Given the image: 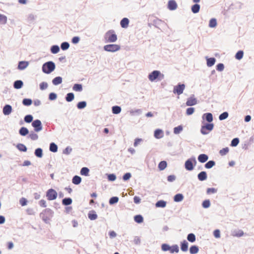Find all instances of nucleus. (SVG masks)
<instances>
[{
    "instance_id": "bf43d9fd",
    "label": "nucleus",
    "mask_w": 254,
    "mask_h": 254,
    "mask_svg": "<svg viewBox=\"0 0 254 254\" xmlns=\"http://www.w3.org/2000/svg\"><path fill=\"white\" fill-rule=\"evenodd\" d=\"M29 137L33 140H37L38 138V135L34 132H31L29 135Z\"/></svg>"
},
{
    "instance_id": "cd10ccee",
    "label": "nucleus",
    "mask_w": 254,
    "mask_h": 254,
    "mask_svg": "<svg viewBox=\"0 0 254 254\" xmlns=\"http://www.w3.org/2000/svg\"><path fill=\"white\" fill-rule=\"evenodd\" d=\"M215 59L214 58H208L207 60V65L208 66H212L215 63Z\"/></svg>"
},
{
    "instance_id": "4468645a",
    "label": "nucleus",
    "mask_w": 254,
    "mask_h": 254,
    "mask_svg": "<svg viewBox=\"0 0 254 254\" xmlns=\"http://www.w3.org/2000/svg\"><path fill=\"white\" fill-rule=\"evenodd\" d=\"M3 113L4 115H8L12 112V107L9 105H6L3 108Z\"/></svg>"
},
{
    "instance_id": "3c124183",
    "label": "nucleus",
    "mask_w": 254,
    "mask_h": 254,
    "mask_svg": "<svg viewBox=\"0 0 254 254\" xmlns=\"http://www.w3.org/2000/svg\"><path fill=\"white\" fill-rule=\"evenodd\" d=\"M228 117V113L227 112H225L223 113L219 116V119L221 121V120L226 119V118H227Z\"/></svg>"
},
{
    "instance_id": "49530a36",
    "label": "nucleus",
    "mask_w": 254,
    "mask_h": 254,
    "mask_svg": "<svg viewBox=\"0 0 254 254\" xmlns=\"http://www.w3.org/2000/svg\"><path fill=\"white\" fill-rule=\"evenodd\" d=\"M229 151L228 147H225L220 150L219 151V153L221 156H224L227 154Z\"/></svg>"
},
{
    "instance_id": "9b49d317",
    "label": "nucleus",
    "mask_w": 254,
    "mask_h": 254,
    "mask_svg": "<svg viewBox=\"0 0 254 254\" xmlns=\"http://www.w3.org/2000/svg\"><path fill=\"white\" fill-rule=\"evenodd\" d=\"M197 104V100L194 97H190L188 99L186 105L188 106H191Z\"/></svg>"
},
{
    "instance_id": "5fc2aeb1",
    "label": "nucleus",
    "mask_w": 254,
    "mask_h": 254,
    "mask_svg": "<svg viewBox=\"0 0 254 254\" xmlns=\"http://www.w3.org/2000/svg\"><path fill=\"white\" fill-rule=\"evenodd\" d=\"M69 45L67 42H64L61 44V48L63 50H66L68 49Z\"/></svg>"
},
{
    "instance_id": "4d7b16f0",
    "label": "nucleus",
    "mask_w": 254,
    "mask_h": 254,
    "mask_svg": "<svg viewBox=\"0 0 254 254\" xmlns=\"http://www.w3.org/2000/svg\"><path fill=\"white\" fill-rule=\"evenodd\" d=\"M119 200V198L118 197H112L110 198L109 200V203L110 204H113L117 203Z\"/></svg>"
},
{
    "instance_id": "5701e85b",
    "label": "nucleus",
    "mask_w": 254,
    "mask_h": 254,
    "mask_svg": "<svg viewBox=\"0 0 254 254\" xmlns=\"http://www.w3.org/2000/svg\"><path fill=\"white\" fill-rule=\"evenodd\" d=\"M23 85V82L21 80H16L14 83V87L15 89L21 88Z\"/></svg>"
},
{
    "instance_id": "f704fd0d",
    "label": "nucleus",
    "mask_w": 254,
    "mask_h": 254,
    "mask_svg": "<svg viewBox=\"0 0 254 254\" xmlns=\"http://www.w3.org/2000/svg\"><path fill=\"white\" fill-rule=\"evenodd\" d=\"M89 170L86 167H83L81 169L80 174L81 175L88 176L89 174Z\"/></svg>"
},
{
    "instance_id": "052dcab7",
    "label": "nucleus",
    "mask_w": 254,
    "mask_h": 254,
    "mask_svg": "<svg viewBox=\"0 0 254 254\" xmlns=\"http://www.w3.org/2000/svg\"><path fill=\"white\" fill-rule=\"evenodd\" d=\"M210 203L209 200H205L202 203V206L204 208H208L210 206Z\"/></svg>"
},
{
    "instance_id": "b1692460",
    "label": "nucleus",
    "mask_w": 254,
    "mask_h": 254,
    "mask_svg": "<svg viewBox=\"0 0 254 254\" xmlns=\"http://www.w3.org/2000/svg\"><path fill=\"white\" fill-rule=\"evenodd\" d=\"M205 117L206 120L209 123L211 122L213 120V116L211 113L204 114L203 116V117Z\"/></svg>"
},
{
    "instance_id": "39448f33",
    "label": "nucleus",
    "mask_w": 254,
    "mask_h": 254,
    "mask_svg": "<svg viewBox=\"0 0 254 254\" xmlns=\"http://www.w3.org/2000/svg\"><path fill=\"white\" fill-rule=\"evenodd\" d=\"M120 49V46L117 44H109L104 47V50L109 52H115L119 51Z\"/></svg>"
},
{
    "instance_id": "c85d7f7f",
    "label": "nucleus",
    "mask_w": 254,
    "mask_h": 254,
    "mask_svg": "<svg viewBox=\"0 0 254 254\" xmlns=\"http://www.w3.org/2000/svg\"><path fill=\"white\" fill-rule=\"evenodd\" d=\"M157 207H165L166 205V202L164 200H159L155 204Z\"/></svg>"
},
{
    "instance_id": "2f4dec72",
    "label": "nucleus",
    "mask_w": 254,
    "mask_h": 254,
    "mask_svg": "<svg viewBox=\"0 0 254 254\" xmlns=\"http://www.w3.org/2000/svg\"><path fill=\"white\" fill-rule=\"evenodd\" d=\"M28 130L25 127H22L19 130V133L23 136H25L28 133Z\"/></svg>"
},
{
    "instance_id": "c03bdc74",
    "label": "nucleus",
    "mask_w": 254,
    "mask_h": 254,
    "mask_svg": "<svg viewBox=\"0 0 254 254\" xmlns=\"http://www.w3.org/2000/svg\"><path fill=\"white\" fill-rule=\"evenodd\" d=\"M215 162L213 161H209L207 162L205 165V167L207 169H210L212 168L215 165Z\"/></svg>"
},
{
    "instance_id": "f257e3e1",
    "label": "nucleus",
    "mask_w": 254,
    "mask_h": 254,
    "mask_svg": "<svg viewBox=\"0 0 254 254\" xmlns=\"http://www.w3.org/2000/svg\"><path fill=\"white\" fill-rule=\"evenodd\" d=\"M104 39L106 43H113L117 40V36L113 30H110L105 33Z\"/></svg>"
},
{
    "instance_id": "58836bf2",
    "label": "nucleus",
    "mask_w": 254,
    "mask_h": 254,
    "mask_svg": "<svg viewBox=\"0 0 254 254\" xmlns=\"http://www.w3.org/2000/svg\"><path fill=\"white\" fill-rule=\"evenodd\" d=\"M35 154L38 157H39V158L42 157V156L43 155L42 149L41 148L36 149L35 151Z\"/></svg>"
},
{
    "instance_id": "a18cd8bd",
    "label": "nucleus",
    "mask_w": 254,
    "mask_h": 254,
    "mask_svg": "<svg viewBox=\"0 0 254 254\" xmlns=\"http://www.w3.org/2000/svg\"><path fill=\"white\" fill-rule=\"evenodd\" d=\"M7 22V17L6 16L0 14V23L4 24Z\"/></svg>"
},
{
    "instance_id": "6e6552de",
    "label": "nucleus",
    "mask_w": 254,
    "mask_h": 254,
    "mask_svg": "<svg viewBox=\"0 0 254 254\" xmlns=\"http://www.w3.org/2000/svg\"><path fill=\"white\" fill-rule=\"evenodd\" d=\"M196 163L194 158L189 159L185 162V168L188 171H191L193 169V164H195Z\"/></svg>"
},
{
    "instance_id": "a878e982",
    "label": "nucleus",
    "mask_w": 254,
    "mask_h": 254,
    "mask_svg": "<svg viewBox=\"0 0 254 254\" xmlns=\"http://www.w3.org/2000/svg\"><path fill=\"white\" fill-rule=\"evenodd\" d=\"M200 9V5L198 4H195L191 6V11L194 13L199 12Z\"/></svg>"
},
{
    "instance_id": "473e14b6",
    "label": "nucleus",
    "mask_w": 254,
    "mask_h": 254,
    "mask_svg": "<svg viewBox=\"0 0 254 254\" xmlns=\"http://www.w3.org/2000/svg\"><path fill=\"white\" fill-rule=\"evenodd\" d=\"M134 221L138 223H142L143 221V217L140 215H137L136 216H134Z\"/></svg>"
},
{
    "instance_id": "20e7f679",
    "label": "nucleus",
    "mask_w": 254,
    "mask_h": 254,
    "mask_svg": "<svg viewBox=\"0 0 254 254\" xmlns=\"http://www.w3.org/2000/svg\"><path fill=\"white\" fill-rule=\"evenodd\" d=\"M55 68V64L52 62H48L43 65L42 70L44 73H50Z\"/></svg>"
},
{
    "instance_id": "412c9836",
    "label": "nucleus",
    "mask_w": 254,
    "mask_h": 254,
    "mask_svg": "<svg viewBox=\"0 0 254 254\" xmlns=\"http://www.w3.org/2000/svg\"><path fill=\"white\" fill-rule=\"evenodd\" d=\"M167 166V163L165 161H161L158 164V168L160 171L164 170Z\"/></svg>"
},
{
    "instance_id": "ddd939ff",
    "label": "nucleus",
    "mask_w": 254,
    "mask_h": 254,
    "mask_svg": "<svg viewBox=\"0 0 254 254\" xmlns=\"http://www.w3.org/2000/svg\"><path fill=\"white\" fill-rule=\"evenodd\" d=\"M29 65V62L26 61L19 62L18 65V69L23 70L25 69Z\"/></svg>"
},
{
    "instance_id": "338daca9",
    "label": "nucleus",
    "mask_w": 254,
    "mask_h": 254,
    "mask_svg": "<svg viewBox=\"0 0 254 254\" xmlns=\"http://www.w3.org/2000/svg\"><path fill=\"white\" fill-rule=\"evenodd\" d=\"M131 177V174L129 173H127L123 176V180L124 181L128 180Z\"/></svg>"
},
{
    "instance_id": "ea45409f",
    "label": "nucleus",
    "mask_w": 254,
    "mask_h": 254,
    "mask_svg": "<svg viewBox=\"0 0 254 254\" xmlns=\"http://www.w3.org/2000/svg\"><path fill=\"white\" fill-rule=\"evenodd\" d=\"M51 51L53 54H57L59 52L60 48L58 46L54 45L51 47Z\"/></svg>"
},
{
    "instance_id": "a211bd4d",
    "label": "nucleus",
    "mask_w": 254,
    "mask_h": 254,
    "mask_svg": "<svg viewBox=\"0 0 254 254\" xmlns=\"http://www.w3.org/2000/svg\"><path fill=\"white\" fill-rule=\"evenodd\" d=\"M181 249L183 252H187L188 250V243L184 240L181 243Z\"/></svg>"
},
{
    "instance_id": "e433bc0d",
    "label": "nucleus",
    "mask_w": 254,
    "mask_h": 254,
    "mask_svg": "<svg viewBox=\"0 0 254 254\" xmlns=\"http://www.w3.org/2000/svg\"><path fill=\"white\" fill-rule=\"evenodd\" d=\"M216 25H217V21H216V19L212 18L210 20L209 23V26L210 27H212V28L215 27H216Z\"/></svg>"
},
{
    "instance_id": "393cba45",
    "label": "nucleus",
    "mask_w": 254,
    "mask_h": 254,
    "mask_svg": "<svg viewBox=\"0 0 254 254\" xmlns=\"http://www.w3.org/2000/svg\"><path fill=\"white\" fill-rule=\"evenodd\" d=\"M81 181V178L78 176H75L74 177H73V178L72 180V183L75 185L79 184L80 183Z\"/></svg>"
},
{
    "instance_id": "8fccbe9b",
    "label": "nucleus",
    "mask_w": 254,
    "mask_h": 254,
    "mask_svg": "<svg viewBox=\"0 0 254 254\" xmlns=\"http://www.w3.org/2000/svg\"><path fill=\"white\" fill-rule=\"evenodd\" d=\"M86 103L85 101L80 102L77 105V108L79 109L84 108L86 107Z\"/></svg>"
},
{
    "instance_id": "69168bd1",
    "label": "nucleus",
    "mask_w": 254,
    "mask_h": 254,
    "mask_svg": "<svg viewBox=\"0 0 254 254\" xmlns=\"http://www.w3.org/2000/svg\"><path fill=\"white\" fill-rule=\"evenodd\" d=\"M224 66L223 64H219L217 65L216 69L218 71H222Z\"/></svg>"
},
{
    "instance_id": "864d4df0",
    "label": "nucleus",
    "mask_w": 254,
    "mask_h": 254,
    "mask_svg": "<svg viewBox=\"0 0 254 254\" xmlns=\"http://www.w3.org/2000/svg\"><path fill=\"white\" fill-rule=\"evenodd\" d=\"M32 120H33V117L30 115H27L24 118L25 122L26 123H31L32 121Z\"/></svg>"
},
{
    "instance_id": "13d9d810",
    "label": "nucleus",
    "mask_w": 254,
    "mask_h": 254,
    "mask_svg": "<svg viewBox=\"0 0 254 254\" xmlns=\"http://www.w3.org/2000/svg\"><path fill=\"white\" fill-rule=\"evenodd\" d=\"M194 112V108L192 107L189 108L187 109L186 114L187 115H190Z\"/></svg>"
},
{
    "instance_id": "6e6d98bb",
    "label": "nucleus",
    "mask_w": 254,
    "mask_h": 254,
    "mask_svg": "<svg viewBox=\"0 0 254 254\" xmlns=\"http://www.w3.org/2000/svg\"><path fill=\"white\" fill-rule=\"evenodd\" d=\"M239 142V139L238 138H234L231 143L232 146H236Z\"/></svg>"
},
{
    "instance_id": "dca6fc26",
    "label": "nucleus",
    "mask_w": 254,
    "mask_h": 254,
    "mask_svg": "<svg viewBox=\"0 0 254 254\" xmlns=\"http://www.w3.org/2000/svg\"><path fill=\"white\" fill-rule=\"evenodd\" d=\"M198 179L200 181H203L207 179V174L204 171H202L198 174Z\"/></svg>"
},
{
    "instance_id": "423d86ee",
    "label": "nucleus",
    "mask_w": 254,
    "mask_h": 254,
    "mask_svg": "<svg viewBox=\"0 0 254 254\" xmlns=\"http://www.w3.org/2000/svg\"><path fill=\"white\" fill-rule=\"evenodd\" d=\"M58 193L57 191L53 189L48 190L46 192V197L49 200H53L57 198Z\"/></svg>"
},
{
    "instance_id": "f8f14e48",
    "label": "nucleus",
    "mask_w": 254,
    "mask_h": 254,
    "mask_svg": "<svg viewBox=\"0 0 254 254\" xmlns=\"http://www.w3.org/2000/svg\"><path fill=\"white\" fill-rule=\"evenodd\" d=\"M168 7L170 10H175L177 7V4L174 0H170L168 2Z\"/></svg>"
},
{
    "instance_id": "f03ea898",
    "label": "nucleus",
    "mask_w": 254,
    "mask_h": 254,
    "mask_svg": "<svg viewBox=\"0 0 254 254\" xmlns=\"http://www.w3.org/2000/svg\"><path fill=\"white\" fill-rule=\"evenodd\" d=\"M164 74L161 73V72L158 70H154L148 75V78L151 81H154L156 79L161 80L164 78Z\"/></svg>"
},
{
    "instance_id": "37998d69",
    "label": "nucleus",
    "mask_w": 254,
    "mask_h": 254,
    "mask_svg": "<svg viewBox=\"0 0 254 254\" xmlns=\"http://www.w3.org/2000/svg\"><path fill=\"white\" fill-rule=\"evenodd\" d=\"M18 150L21 151L25 152L27 150L26 147L23 144L19 143L17 145Z\"/></svg>"
},
{
    "instance_id": "9d476101",
    "label": "nucleus",
    "mask_w": 254,
    "mask_h": 254,
    "mask_svg": "<svg viewBox=\"0 0 254 254\" xmlns=\"http://www.w3.org/2000/svg\"><path fill=\"white\" fill-rule=\"evenodd\" d=\"M32 125L34 127L35 131L36 132H39L42 129L41 122L39 120L34 121Z\"/></svg>"
},
{
    "instance_id": "7ed1b4c3",
    "label": "nucleus",
    "mask_w": 254,
    "mask_h": 254,
    "mask_svg": "<svg viewBox=\"0 0 254 254\" xmlns=\"http://www.w3.org/2000/svg\"><path fill=\"white\" fill-rule=\"evenodd\" d=\"M161 249L163 251L166 252L169 251L171 253H178L179 251V247L177 245L170 246L166 244H163L161 246Z\"/></svg>"
},
{
    "instance_id": "72a5a7b5",
    "label": "nucleus",
    "mask_w": 254,
    "mask_h": 254,
    "mask_svg": "<svg viewBox=\"0 0 254 254\" xmlns=\"http://www.w3.org/2000/svg\"><path fill=\"white\" fill-rule=\"evenodd\" d=\"M50 150L53 152H56L58 150L57 145L54 143H51L50 145Z\"/></svg>"
},
{
    "instance_id": "1a4fd4ad",
    "label": "nucleus",
    "mask_w": 254,
    "mask_h": 254,
    "mask_svg": "<svg viewBox=\"0 0 254 254\" xmlns=\"http://www.w3.org/2000/svg\"><path fill=\"white\" fill-rule=\"evenodd\" d=\"M185 88V84H179L177 85L174 86L173 89V93L175 94H177L178 95H180L183 93Z\"/></svg>"
},
{
    "instance_id": "7c9ffc66",
    "label": "nucleus",
    "mask_w": 254,
    "mask_h": 254,
    "mask_svg": "<svg viewBox=\"0 0 254 254\" xmlns=\"http://www.w3.org/2000/svg\"><path fill=\"white\" fill-rule=\"evenodd\" d=\"M187 240L189 242L193 243L195 241V236L192 233L189 234L187 236Z\"/></svg>"
},
{
    "instance_id": "de8ad7c7",
    "label": "nucleus",
    "mask_w": 254,
    "mask_h": 254,
    "mask_svg": "<svg viewBox=\"0 0 254 254\" xmlns=\"http://www.w3.org/2000/svg\"><path fill=\"white\" fill-rule=\"evenodd\" d=\"M73 89L76 91H80L82 89V85L79 84H75L73 87Z\"/></svg>"
},
{
    "instance_id": "bb28decb",
    "label": "nucleus",
    "mask_w": 254,
    "mask_h": 254,
    "mask_svg": "<svg viewBox=\"0 0 254 254\" xmlns=\"http://www.w3.org/2000/svg\"><path fill=\"white\" fill-rule=\"evenodd\" d=\"M184 198V196L182 194L178 193L175 195L174 200L176 202L181 201Z\"/></svg>"
},
{
    "instance_id": "4be33fe9",
    "label": "nucleus",
    "mask_w": 254,
    "mask_h": 254,
    "mask_svg": "<svg viewBox=\"0 0 254 254\" xmlns=\"http://www.w3.org/2000/svg\"><path fill=\"white\" fill-rule=\"evenodd\" d=\"M198 247L196 246H192L190 249V252L191 254H196L198 252Z\"/></svg>"
},
{
    "instance_id": "c756f323",
    "label": "nucleus",
    "mask_w": 254,
    "mask_h": 254,
    "mask_svg": "<svg viewBox=\"0 0 254 254\" xmlns=\"http://www.w3.org/2000/svg\"><path fill=\"white\" fill-rule=\"evenodd\" d=\"M53 83L55 85H58L62 83V78L60 76H58L55 77L52 81Z\"/></svg>"
},
{
    "instance_id": "e2e57ef3",
    "label": "nucleus",
    "mask_w": 254,
    "mask_h": 254,
    "mask_svg": "<svg viewBox=\"0 0 254 254\" xmlns=\"http://www.w3.org/2000/svg\"><path fill=\"white\" fill-rule=\"evenodd\" d=\"M20 203L22 206H25L27 204V201L26 198L22 197L20 199Z\"/></svg>"
},
{
    "instance_id": "79ce46f5",
    "label": "nucleus",
    "mask_w": 254,
    "mask_h": 254,
    "mask_svg": "<svg viewBox=\"0 0 254 254\" xmlns=\"http://www.w3.org/2000/svg\"><path fill=\"white\" fill-rule=\"evenodd\" d=\"M243 55H244L243 52L242 51H239L236 53V54L235 55V58L236 59L240 60L241 59H242L243 58Z\"/></svg>"
},
{
    "instance_id": "f3484780",
    "label": "nucleus",
    "mask_w": 254,
    "mask_h": 254,
    "mask_svg": "<svg viewBox=\"0 0 254 254\" xmlns=\"http://www.w3.org/2000/svg\"><path fill=\"white\" fill-rule=\"evenodd\" d=\"M88 216L91 220H94L97 218V215L94 210L90 211L88 213Z\"/></svg>"
},
{
    "instance_id": "09e8293b",
    "label": "nucleus",
    "mask_w": 254,
    "mask_h": 254,
    "mask_svg": "<svg viewBox=\"0 0 254 254\" xmlns=\"http://www.w3.org/2000/svg\"><path fill=\"white\" fill-rule=\"evenodd\" d=\"M32 103V101L30 99L25 98V99H24L22 101V103L25 106H30V105H31Z\"/></svg>"
},
{
    "instance_id": "6ab92c4d",
    "label": "nucleus",
    "mask_w": 254,
    "mask_h": 254,
    "mask_svg": "<svg viewBox=\"0 0 254 254\" xmlns=\"http://www.w3.org/2000/svg\"><path fill=\"white\" fill-rule=\"evenodd\" d=\"M208 159L207 155L204 154H201L198 157V161L201 163L205 162Z\"/></svg>"
},
{
    "instance_id": "680f3d73",
    "label": "nucleus",
    "mask_w": 254,
    "mask_h": 254,
    "mask_svg": "<svg viewBox=\"0 0 254 254\" xmlns=\"http://www.w3.org/2000/svg\"><path fill=\"white\" fill-rule=\"evenodd\" d=\"M48 87V84L46 82H42L40 84V88L41 90H44Z\"/></svg>"
},
{
    "instance_id": "603ef678",
    "label": "nucleus",
    "mask_w": 254,
    "mask_h": 254,
    "mask_svg": "<svg viewBox=\"0 0 254 254\" xmlns=\"http://www.w3.org/2000/svg\"><path fill=\"white\" fill-rule=\"evenodd\" d=\"M183 130V127L181 126H178L175 127L174 128V132L175 134L179 133Z\"/></svg>"
},
{
    "instance_id": "4c0bfd02",
    "label": "nucleus",
    "mask_w": 254,
    "mask_h": 254,
    "mask_svg": "<svg viewBox=\"0 0 254 254\" xmlns=\"http://www.w3.org/2000/svg\"><path fill=\"white\" fill-rule=\"evenodd\" d=\"M121 111V108L119 106H114L112 107V112L114 114H118Z\"/></svg>"
},
{
    "instance_id": "aec40b11",
    "label": "nucleus",
    "mask_w": 254,
    "mask_h": 254,
    "mask_svg": "<svg viewBox=\"0 0 254 254\" xmlns=\"http://www.w3.org/2000/svg\"><path fill=\"white\" fill-rule=\"evenodd\" d=\"M129 23V20L127 18H124L121 21V25L124 28H127Z\"/></svg>"
},
{
    "instance_id": "c9c22d12",
    "label": "nucleus",
    "mask_w": 254,
    "mask_h": 254,
    "mask_svg": "<svg viewBox=\"0 0 254 254\" xmlns=\"http://www.w3.org/2000/svg\"><path fill=\"white\" fill-rule=\"evenodd\" d=\"M62 202L64 205H68L71 204L72 199L70 198H65L63 199Z\"/></svg>"
},
{
    "instance_id": "0e129e2a",
    "label": "nucleus",
    "mask_w": 254,
    "mask_h": 254,
    "mask_svg": "<svg viewBox=\"0 0 254 254\" xmlns=\"http://www.w3.org/2000/svg\"><path fill=\"white\" fill-rule=\"evenodd\" d=\"M108 179L109 181H114L116 180V177L114 174H109L108 176Z\"/></svg>"
},
{
    "instance_id": "2eb2a0df",
    "label": "nucleus",
    "mask_w": 254,
    "mask_h": 254,
    "mask_svg": "<svg viewBox=\"0 0 254 254\" xmlns=\"http://www.w3.org/2000/svg\"><path fill=\"white\" fill-rule=\"evenodd\" d=\"M164 136V132L162 130L157 129L154 131V136L155 138L159 139L163 137Z\"/></svg>"
},
{
    "instance_id": "0eeeda50",
    "label": "nucleus",
    "mask_w": 254,
    "mask_h": 254,
    "mask_svg": "<svg viewBox=\"0 0 254 254\" xmlns=\"http://www.w3.org/2000/svg\"><path fill=\"white\" fill-rule=\"evenodd\" d=\"M213 127L214 125L213 124H207L201 127V132L203 134H207L213 129Z\"/></svg>"
},
{
    "instance_id": "a19ab883",
    "label": "nucleus",
    "mask_w": 254,
    "mask_h": 254,
    "mask_svg": "<svg viewBox=\"0 0 254 254\" xmlns=\"http://www.w3.org/2000/svg\"><path fill=\"white\" fill-rule=\"evenodd\" d=\"M74 97V96L72 93H69L67 94L65 99H66V101L70 102L73 100Z\"/></svg>"
},
{
    "instance_id": "774afa93",
    "label": "nucleus",
    "mask_w": 254,
    "mask_h": 254,
    "mask_svg": "<svg viewBox=\"0 0 254 254\" xmlns=\"http://www.w3.org/2000/svg\"><path fill=\"white\" fill-rule=\"evenodd\" d=\"M39 205L43 207H46L47 206L46 201L44 199H41L39 202Z\"/></svg>"
}]
</instances>
